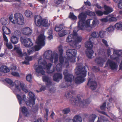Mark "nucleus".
I'll return each mask as SVG.
<instances>
[{
	"label": "nucleus",
	"mask_w": 122,
	"mask_h": 122,
	"mask_svg": "<svg viewBox=\"0 0 122 122\" xmlns=\"http://www.w3.org/2000/svg\"><path fill=\"white\" fill-rule=\"evenodd\" d=\"M79 21L78 23V27L82 30H86L89 31L95 27L99 23V21L96 17L93 19H88L86 21V15L84 13H81L78 15Z\"/></svg>",
	"instance_id": "nucleus-1"
},
{
	"label": "nucleus",
	"mask_w": 122,
	"mask_h": 122,
	"mask_svg": "<svg viewBox=\"0 0 122 122\" xmlns=\"http://www.w3.org/2000/svg\"><path fill=\"white\" fill-rule=\"evenodd\" d=\"M38 65L36 66L35 68L37 75L41 73L44 75L45 72L44 71L46 70L47 72L50 74L53 73L55 71V67H53V70H50V68L52 65L51 63H48L42 58L41 56H40L38 58Z\"/></svg>",
	"instance_id": "nucleus-2"
},
{
	"label": "nucleus",
	"mask_w": 122,
	"mask_h": 122,
	"mask_svg": "<svg viewBox=\"0 0 122 122\" xmlns=\"http://www.w3.org/2000/svg\"><path fill=\"white\" fill-rule=\"evenodd\" d=\"M5 81L10 85V88L16 95L18 93H20L19 92L21 91V89L25 93L28 92L27 85L23 82L18 80L13 82L11 80L8 78L5 79Z\"/></svg>",
	"instance_id": "nucleus-3"
},
{
	"label": "nucleus",
	"mask_w": 122,
	"mask_h": 122,
	"mask_svg": "<svg viewBox=\"0 0 122 122\" xmlns=\"http://www.w3.org/2000/svg\"><path fill=\"white\" fill-rule=\"evenodd\" d=\"M21 91L19 92L20 94H17L16 97L18 100L20 105V106L23 105L25 103L28 106L32 107L35 104V95L34 94L31 92H30L29 93V95L30 96V98L28 101H26V97L25 94H23L22 97L21 96L20 93Z\"/></svg>",
	"instance_id": "nucleus-4"
},
{
	"label": "nucleus",
	"mask_w": 122,
	"mask_h": 122,
	"mask_svg": "<svg viewBox=\"0 0 122 122\" xmlns=\"http://www.w3.org/2000/svg\"><path fill=\"white\" fill-rule=\"evenodd\" d=\"M82 64L77 65L78 66L75 69V72L77 75L75 80V82L77 84H80L83 82L85 81L84 77L86 76V69L88 67L86 66L82 67Z\"/></svg>",
	"instance_id": "nucleus-5"
},
{
	"label": "nucleus",
	"mask_w": 122,
	"mask_h": 122,
	"mask_svg": "<svg viewBox=\"0 0 122 122\" xmlns=\"http://www.w3.org/2000/svg\"><path fill=\"white\" fill-rule=\"evenodd\" d=\"M98 33L95 32H93L91 34V36L92 37H90L88 41H86L85 44V46L87 49L86 51V54L87 57L89 58H92L93 54L94 53L93 51L91 49L93 48V42L94 38L98 37Z\"/></svg>",
	"instance_id": "nucleus-6"
},
{
	"label": "nucleus",
	"mask_w": 122,
	"mask_h": 122,
	"mask_svg": "<svg viewBox=\"0 0 122 122\" xmlns=\"http://www.w3.org/2000/svg\"><path fill=\"white\" fill-rule=\"evenodd\" d=\"M58 50L59 53V61L60 63L58 64L56 66V70L58 72L62 70V67H67L69 65V62L66 60L65 61V58L62 56L63 52L62 46L60 45L58 47Z\"/></svg>",
	"instance_id": "nucleus-7"
},
{
	"label": "nucleus",
	"mask_w": 122,
	"mask_h": 122,
	"mask_svg": "<svg viewBox=\"0 0 122 122\" xmlns=\"http://www.w3.org/2000/svg\"><path fill=\"white\" fill-rule=\"evenodd\" d=\"M91 100L90 99L86 100H81L76 97H72L70 100V103L74 105L83 107L84 106L89 103Z\"/></svg>",
	"instance_id": "nucleus-8"
},
{
	"label": "nucleus",
	"mask_w": 122,
	"mask_h": 122,
	"mask_svg": "<svg viewBox=\"0 0 122 122\" xmlns=\"http://www.w3.org/2000/svg\"><path fill=\"white\" fill-rule=\"evenodd\" d=\"M13 51L16 52L19 56L22 57L23 56H26L25 57V60L24 61H23L22 62L23 64H25L27 65L29 64V61H32L34 57V56H27V53L26 52H25L23 54L22 53L19 45L15 46Z\"/></svg>",
	"instance_id": "nucleus-9"
},
{
	"label": "nucleus",
	"mask_w": 122,
	"mask_h": 122,
	"mask_svg": "<svg viewBox=\"0 0 122 122\" xmlns=\"http://www.w3.org/2000/svg\"><path fill=\"white\" fill-rule=\"evenodd\" d=\"M43 56L44 59H47L52 63L54 60V63L56 64L58 62V55L55 52L53 53L51 51L48 50L45 51L43 54Z\"/></svg>",
	"instance_id": "nucleus-10"
},
{
	"label": "nucleus",
	"mask_w": 122,
	"mask_h": 122,
	"mask_svg": "<svg viewBox=\"0 0 122 122\" xmlns=\"http://www.w3.org/2000/svg\"><path fill=\"white\" fill-rule=\"evenodd\" d=\"M95 55L97 57L95 59V62L99 66H102L104 62L106 61L107 59L105 57L104 50L101 49L98 50L97 53H96Z\"/></svg>",
	"instance_id": "nucleus-11"
},
{
	"label": "nucleus",
	"mask_w": 122,
	"mask_h": 122,
	"mask_svg": "<svg viewBox=\"0 0 122 122\" xmlns=\"http://www.w3.org/2000/svg\"><path fill=\"white\" fill-rule=\"evenodd\" d=\"M10 20L13 24H17L19 25H22L24 23V20L22 15L19 13L15 14L14 18L13 17V14L11 15L9 17Z\"/></svg>",
	"instance_id": "nucleus-12"
},
{
	"label": "nucleus",
	"mask_w": 122,
	"mask_h": 122,
	"mask_svg": "<svg viewBox=\"0 0 122 122\" xmlns=\"http://www.w3.org/2000/svg\"><path fill=\"white\" fill-rule=\"evenodd\" d=\"M45 36L43 34L40 35L38 37L36 42L38 46L36 45L32 48L34 51H37L40 50L45 45Z\"/></svg>",
	"instance_id": "nucleus-13"
},
{
	"label": "nucleus",
	"mask_w": 122,
	"mask_h": 122,
	"mask_svg": "<svg viewBox=\"0 0 122 122\" xmlns=\"http://www.w3.org/2000/svg\"><path fill=\"white\" fill-rule=\"evenodd\" d=\"M77 51L74 49H69L67 50L66 52V58H65V59L67 62L68 61L74 62H75L76 55Z\"/></svg>",
	"instance_id": "nucleus-14"
},
{
	"label": "nucleus",
	"mask_w": 122,
	"mask_h": 122,
	"mask_svg": "<svg viewBox=\"0 0 122 122\" xmlns=\"http://www.w3.org/2000/svg\"><path fill=\"white\" fill-rule=\"evenodd\" d=\"M73 34L75 37H74V41L73 42L74 45H72L71 46L73 47L78 49L81 46L80 45H78V43L81 41L82 38L81 36L78 35L76 31L75 30H73Z\"/></svg>",
	"instance_id": "nucleus-15"
},
{
	"label": "nucleus",
	"mask_w": 122,
	"mask_h": 122,
	"mask_svg": "<svg viewBox=\"0 0 122 122\" xmlns=\"http://www.w3.org/2000/svg\"><path fill=\"white\" fill-rule=\"evenodd\" d=\"M63 74L64 76V79L67 82L66 83L67 84V86H70L69 84L73 80L74 77L70 73H69L67 70L64 71Z\"/></svg>",
	"instance_id": "nucleus-16"
},
{
	"label": "nucleus",
	"mask_w": 122,
	"mask_h": 122,
	"mask_svg": "<svg viewBox=\"0 0 122 122\" xmlns=\"http://www.w3.org/2000/svg\"><path fill=\"white\" fill-rule=\"evenodd\" d=\"M110 59H108L106 65L105 66L108 67L111 69L116 71L118 68V65L117 63L114 62Z\"/></svg>",
	"instance_id": "nucleus-17"
},
{
	"label": "nucleus",
	"mask_w": 122,
	"mask_h": 122,
	"mask_svg": "<svg viewBox=\"0 0 122 122\" xmlns=\"http://www.w3.org/2000/svg\"><path fill=\"white\" fill-rule=\"evenodd\" d=\"M110 59H108L106 65L105 66L108 67L111 69L116 71L118 68V65L117 63L114 62Z\"/></svg>",
	"instance_id": "nucleus-18"
},
{
	"label": "nucleus",
	"mask_w": 122,
	"mask_h": 122,
	"mask_svg": "<svg viewBox=\"0 0 122 122\" xmlns=\"http://www.w3.org/2000/svg\"><path fill=\"white\" fill-rule=\"evenodd\" d=\"M122 57V50H114L112 55L110 56V58L112 60H115L117 62L119 61L120 59L119 57Z\"/></svg>",
	"instance_id": "nucleus-19"
},
{
	"label": "nucleus",
	"mask_w": 122,
	"mask_h": 122,
	"mask_svg": "<svg viewBox=\"0 0 122 122\" xmlns=\"http://www.w3.org/2000/svg\"><path fill=\"white\" fill-rule=\"evenodd\" d=\"M20 40L21 43L25 47H30L33 45L32 41L30 38H24L22 37Z\"/></svg>",
	"instance_id": "nucleus-20"
},
{
	"label": "nucleus",
	"mask_w": 122,
	"mask_h": 122,
	"mask_svg": "<svg viewBox=\"0 0 122 122\" xmlns=\"http://www.w3.org/2000/svg\"><path fill=\"white\" fill-rule=\"evenodd\" d=\"M43 81L46 82V86L47 89L51 90L50 88L52 86V83L50 78L47 76H44L42 77Z\"/></svg>",
	"instance_id": "nucleus-21"
},
{
	"label": "nucleus",
	"mask_w": 122,
	"mask_h": 122,
	"mask_svg": "<svg viewBox=\"0 0 122 122\" xmlns=\"http://www.w3.org/2000/svg\"><path fill=\"white\" fill-rule=\"evenodd\" d=\"M87 85L89 86L92 90L95 89L97 87V83L95 80L92 78H90L88 80Z\"/></svg>",
	"instance_id": "nucleus-22"
},
{
	"label": "nucleus",
	"mask_w": 122,
	"mask_h": 122,
	"mask_svg": "<svg viewBox=\"0 0 122 122\" xmlns=\"http://www.w3.org/2000/svg\"><path fill=\"white\" fill-rule=\"evenodd\" d=\"M34 22L36 25L40 26L42 25L43 19L42 17L40 16H36L34 17Z\"/></svg>",
	"instance_id": "nucleus-23"
},
{
	"label": "nucleus",
	"mask_w": 122,
	"mask_h": 122,
	"mask_svg": "<svg viewBox=\"0 0 122 122\" xmlns=\"http://www.w3.org/2000/svg\"><path fill=\"white\" fill-rule=\"evenodd\" d=\"M21 31L22 34L26 35H30L32 33V29L28 27L22 28L21 29Z\"/></svg>",
	"instance_id": "nucleus-24"
},
{
	"label": "nucleus",
	"mask_w": 122,
	"mask_h": 122,
	"mask_svg": "<svg viewBox=\"0 0 122 122\" xmlns=\"http://www.w3.org/2000/svg\"><path fill=\"white\" fill-rule=\"evenodd\" d=\"M75 37L74 35L73 34V31L72 34L69 35L67 37L66 39V41L70 43V45L71 46L72 45H73V42L74 41V37Z\"/></svg>",
	"instance_id": "nucleus-25"
},
{
	"label": "nucleus",
	"mask_w": 122,
	"mask_h": 122,
	"mask_svg": "<svg viewBox=\"0 0 122 122\" xmlns=\"http://www.w3.org/2000/svg\"><path fill=\"white\" fill-rule=\"evenodd\" d=\"M20 110L21 111L23 115L25 116H28L30 114L29 110L25 106L20 107Z\"/></svg>",
	"instance_id": "nucleus-26"
},
{
	"label": "nucleus",
	"mask_w": 122,
	"mask_h": 122,
	"mask_svg": "<svg viewBox=\"0 0 122 122\" xmlns=\"http://www.w3.org/2000/svg\"><path fill=\"white\" fill-rule=\"evenodd\" d=\"M104 7L105 10L104 11V14L107 15L113 11V10L111 7L107 6L106 5H104Z\"/></svg>",
	"instance_id": "nucleus-27"
},
{
	"label": "nucleus",
	"mask_w": 122,
	"mask_h": 122,
	"mask_svg": "<svg viewBox=\"0 0 122 122\" xmlns=\"http://www.w3.org/2000/svg\"><path fill=\"white\" fill-rule=\"evenodd\" d=\"M62 78V74L58 73L55 74L53 76V79L54 81H58Z\"/></svg>",
	"instance_id": "nucleus-28"
},
{
	"label": "nucleus",
	"mask_w": 122,
	"mask_h": 122,
	"mask_svg": "<svg viewBox=\"0 0 122 122\" xmlns=\"http://www.w3.org/2000/svg\"><path fill=\"white\" fill-rule=\"evenodd\" d=\"M116 101V99L115 98H111L109 100H108V101L107 102V106L108 107H110L112 106L113 105L112 103H114V102H115Z\"/></svg>",
	"instance_id": "nucleus-29"
},
{
	"label": "nucleus",
	"mask_w": 122,
	"mask_h": 122,
	"mask_svg": "<svg viewBox=\"0 0 122 122\" xmlns=\"http://www.w3.org/2000/svg\"><path fill=\"white\" fill-rule=\"evenodd\" d=\"M97 115L94 114L90 115L88 117V121L89 122H94V121L97 118Z\"/></svg>",
	"instance_id": "nucleus-30"
},
{
	"label": "nucleus",
	"mask_w": 122,
	"mask_h": 122,
	"mask_svg": "<svg viewBox=\"0 0 122 122\" xmlns=\"http://www.w3.org/2000/svg\"><path fill=\"white\" fill-rule=\"evenodd\" d=\"M69 33L68 31L63 30L61 31L58 33L59 36L60 37H63Z\"/></svg>",
	"instance_id": "nucleus-31"
},
{
	"label": "nucleus",
	"mask_w": 122,
	"mask_h": 122,
	"mask_svg": "<svg viewBox=\"0 0 122 122\" xmlns=\"http://www.w3.org/2000/svg\"><path fill=\"white\" fill-rule=\"evenodd\" d=\"M19 38L15 36H13L10 38V41L14 44H16L18 42Z\"/></svg>",
	"instance_id": "nucleus-32"
},
{
	"label": "nucleus",
	"mask_w": 122,
	"mask_h": 122,
	"mask_svg": "<svg viewBox=\"0 0 122 122\" xmlns=\"http://www.w3.org/2000/svg\"><path fill=\"white\" fill-rule=\"evenodd\" d=\"M73 119L75 122H82V119L80 116L78 115L75 116Z\"/></svg>",
	"instance_id": "nucleus-33"
},
{
	"label": "nucleus",
	"mask_w": 122,
	"mask_h": 122,
	"mask_svg": "<svg viewBox=\"0 0 122 122\" xmlns=\"http://www.w3.org/2000/svg\"><path fill=\"white\" fill-rule=\"evenodd\" d=\"M63 28V24L56 25L55 28V30L57 32H59Z\"/></svg>",
	"instance_id": "nucleus-34"
},
{
	"label": "nucleus",
	"mask_w": 122,
	"mask_h": 122,
	"mask_svg": "<svg viewBox=\"0 0 122 122\" xmlns=\"http://www.w3.org/2000/svg\"><path fill=\"white\" fill-rule=\"evenodd\" d=\"M0 71L2 72L7 73L9 72L10 70L9 69L5 66H2L0 68Z\"/></svg>",
	"instance_id": "nucleus-35"
},
{
	"label": "nucleus",
	"mask_w": 122,
	"mask_h": 122,
	"mask_svg": "<svg viewBox=\"0 0 122 122\" xmlns=\"http://www.w3.org/2000/svg\"><path fill=\"white\" fill-rule=\"evenodd\" d=\"M2 30L3 31L4 34L8 35L10 34L11 31L10 30L5 26H4L2 28Z\"/></svg>",
	"instance_id": "nucleus-36"
},
{
	"label": "nucleus",
	"mask_w": 122,
	"mask_h": 122,
	"mask_svg": "<svg viewBox=\"0 0 122 122\" xmlns=\"http://www.w3.org/2000/svg\"><path fill=\"white\" fill-rule=\"evenodd\" d=\"M50 21H48L47 19H43L42 25L45 27H47L50 25Z\"/></svg>",
	"instance_id": "nucleus-37"
},
{
	"label": "nucleus",
	"mask_w": 122,
	"mask_h": 122,
	"mask_svg": "<svg viewBox=\"0 0 122 122\" xmlns=\"http://www.w3.org/2000/svg\"><path fill=\"white\" fill-rule=\"evenodd\" d=\"M108 17L109 21H116L117 20V19L113 15H108Z\"/></svg>",
	"instance_id": "nucleus-38"
},
{
	"label": "nucleus",
	"mask_w": 122,
	"mask_h": 122,
	"mask_svg": "<svg viewBox=\"0 0 122 122\" xmlns=\"http://www.w3.org/2000/svg\"><path fill=\"white\" fill-rule=\"evenodd\" d=\"M0 21L2 25H6L8 23V19L5 18H2Z\"/></svg>",
	"instance_id": "nucleus-39"
},
{
	"label": "nucleus",
	"mask_w": 122,
	"mask_h": 122,
	"mask_svg": "<svg viewBox=\"0 0 122 122\" xmlns=\"http://www.w3.org/2000/svg\"><path fill=\"white\" fill-rule=\"evenodd\" d=\"M114 26L117 29H122V22L117 23Z\"/></svg>",
	"instance_id": "nucleus-40"
},
{
	"label": "nucleus",
	"mask_w": 122,
	"mask_h": 122,
	"mask_svg": "<svg viewBox=\"0 0 122 122\" xmlns=\"http://www.w3.org/2000/svg\"><path fill=\"white\" fill-rule=\"evenodd\" d=\"M114 30V28L112 25H110L106 29V31L109 32L111 33L113 32Z\"/></svg>",
	"instance_id": "nucleus-41"
},
{
	"label": "nucleus",
	"mask_w": 122,
	"mask_h": 122,
	"mask_svg": "<svg viewBox=\"0 0 122 122\" xmlns=\"http://www.w3.org/2000/svg\"><path fill=\"white\" fill-rule=\"evenodd\" d=\"M25 14L26 16L27 17H30L32 16V12L29 10H25Z\"/></svg>",
	"instance_id": "nucleus-42"
},
{
	"label": "nucleus",
	"mask_w": 122,
	"mask_h": 122,
	"mask_svg": "<svg viewBox=\"0 0 122 122\" xmlns=\"http://www.w3.org/2000/svg\"><path fill=\"white\" fill-rule=\"evenodd\" d=\"M21 33L20 31L18 30H15L13 33V35L14 36H15L17 37H18L20 36Z\"/></svg>",
	"instance_id": "nucleus-43"
},
{
	"label": "nucleus",
	"mask_w": 122,
	"mask_h": 122,
	"mask_svg": "<svg viewBox=\"0 0 122 122\" xmlns=\"http://www.w3.org/2000/svg\"><path fill=\"white\" fill-rule=\"evenodd\" d=\"M106 32L103 30L100 31L98 33V35L101 38H103L104 37L106 34Z\"/></svg>",
	"instance_id": "nucleus-44"
},
{
	"label": "nucleus",
	"mask_w": 122,
	"mask_h": 122,
	"mask_svg": "<svg viewBox=\"0 0 122 122\" xmlns=\"http://www.w3.org/2000/svg\"><path fill=\"white\" fill-rule=\"evenodd\" d=\"M82 13H85L86 15V17H87V15H88L90 16H95V14L94 12H92L91 11H87L85 12H82Z\"/></svg>",
	"instance_id": "nucleus-45"
},
{
	"label": "nucleus",
	"mask_w": 122,
	"mask_h": 122,
	"mask_svg": "<svg viewBox=\"0 0 122 122\" xmlns=\"http://www.w3.org/2000/svg\"><path fill=\"white\" fill-rule=\"evenodd\" d=\"M69 17L71 19L73 20H75L77 19L76 16L74 15L72 13H70L69 15Z\"/></svg>",
	"instance_id": "nucleus-46"
},
{
	"label": "nucleus",
	"mask_w": 122,
	"mask_h": 122,
	"mask_svg": "<svg viewBox=\"0 0 122 122\" xmlns=\"http://www.w3.org/2000/svg\"><path fill=\"white\" fill-rule=\"evenodd\" d=\"M19 67L15 65H13L10 67V69L12 71H15L18 70Z\"/></svg>",
	"instance_id": "nucleus-47"
},
{
	"label": "nucleus",
	"mask_w": 122,
	"mask_h": 122,
	"mask_svg": "<svg viewBox=\"0 0 122 122\" xmlns=\"http://www.w3.org/2000/svg\"><path fill=\"white\" fill-rule=\"evenodd\" d=\"M32 76L31 74H28L26 76V79L28 81L30 82L32 78Z\"/></svg>",
	"instance_id": "nucleus-48"
},
{
	"label": "nucleus",
	"mask_w": 122,
	"mask_h": 122,
	"mask_svg": "<svg viewBox=\"0 0 122 122\" xmlns=\"http://www.w3.org/2000/svg\"><path fill=\"white\" fill-rule=\"evenodd\" d=\"M96 14L99 16H101L104 14V12H103L100 10H97L96 11Z\"/></svg>",
	"instance_id": "nucleus-49"
},
{
	"label": "nucleus",
	"mask_w": 122,
	"mask_h": 122,
	"mask_svg": "<svg viewBox=\"0 0 122 122\" xmlns=\"http://www.w3.org/2000/svg\"><path fill=\"white\" fill-rule=\"evenodd\" d=\"M100 20L102 22H107L109 21L108 16L105 18L100 19Z\"/></svg>",
	"instance_id": "nucleus-50"
},
{
	"label": "nucleus",
	"mask_w": 122,
	"mask_h": 122,
	"mask_svg": "<svg viewBox=\"0 0 122 122\" xmlns=\"http://www.w3.org/2000/svg\"><path fill=\"white\" fill-rule=\"evenodd\" d=\"M6 46L9 49H12L13 48V46L10 43H6Z\"/></svg>",
	"instance_id": "nucleus-51"
},
{
	"label": "nucleus",
	"mask_w": 122,
	"mask_h": 122,
	"mask_svg": "<svg viewBox=\"0 0 122 122\" xmlns=\"http://www.w3.org/2000/svg\"><path fill=\"white\" fill-rule=\"evenodd\" d=\"M70 110L69 108H65L63 110L62 112L64 114H67L70 112Z\"/></svg>",
	"instance_id": "nucleus-52"
},
{
	"label": "nucleus",
	"mask_w": 122,
	"mask_h": 122,
	"mask_svg": "<svg viewBox=\"0 0 122 122\" xmlns=\"http://www.w3.org/2000/svg\"><path fill=\"white\" fill-rule=\"evenodd\" d=\"M34 50L32 49V48L28 49L27 50V53L29 55H30L33 53Z\"/></svg>",
	"instance_id": "nucleus-53"
},
{
	"label": "nucleus",
	"mask_w": 122,
	"mask_h": 122,
	"mask_svg": "<svg viewBox=\"0 0 122 122\" xmlns=\"http://www.w3.org/2000/svg\"><path fill=\"white\" fill-rule=\"evenodd\" d=\"M106 104L105 102L100 107L102 110H104L106 108Z\"/></svg>",
	"instance_id": "nucleus-54"
},
{
	"label": "nucleus",
	"mask_w": 122,
	"mask_h": 122,
	"mask_svg": "<svg viewBox=\"0 0 122 122\" xmlns=\"http://www.w3.org/2000/svg\"><path fill=\"white\" fill-rule=\"evenodd\" d=\"M3 35L4 41L6 43L8 42V40L6 36L4 33H3Z\"/></svg>",
	"instance_id": "nucleus-55"
},
{
	"label": "nucleus",
	"mask_w": 122,
	"mask_h": 122,
	"mask_svg": "<svg viewBox=\"0 0 122 122\" xmlns=\"http://www.w3.org/2000/svg\"><path fill=\"white\" fill-rule=\"evenodd\" d=\"M102 43L104 44V45L107 47L109 45L108 44L107 41L104 39H102Z\"/></svg>",
	"instance_id": "nucleus-56"
},
{
	"label": "nucleus",
	"mask_w": 122,
	"mask_h": 122,
	"mask_svg": "<svg viewBox=\"0 0 122 122\" xmlns=\"http://www.w3.org/2000/svg\"><path fill=\"white\" fill-rule=\"evenodd\" d=\"M63 0H54L55 3L57 5L63 2Z\"/></svg>",
	"instance_id": "nucleus-57"
},
{
	"label": "nucleus",
	"mask_w": 122,
	"mask_h": 122,
	"mask_svg": "<svg viewBox=\"0 0 122 122\" xmlns=\"http://www.w3.org/2000/svg\"><path fill=\"white\" fill-rule=\"evenodd\" d=\"M11 74L12 75L15 76H19V73L17 72H12Z\"/></svg>",
	"instance_id": "nucleus-58"
},
{
	"label": "nucleus",
	"mask_w": 122,
	"mask_h": 122,
	"mask_svg": "<svg viewBox=\"0 0 122 122\" xmlns=\"http://www.w3.org/2000/svg\"><path fill=\"white\" fill-rule=\"evenodd\" d=\"M94 5L99 9H101L102 8V7L98 3L95 4Z\"/></svg>",
	"instance_id": "nucleus-59"
},
{
	"label": "nucleus",
	"mask_w": 122,
	"mask_h": 122,
	"mask_svg": "<svg viewBox=\"0 0 122 122\" xmlns=\"http://www.w3.org/2000/svg\"><path fill=\"white\" fill-rule=\"evenodd\" d=\"M47 33L48 35H52L53 33V30L51 29H49L47 32Z\"/></svg>",
	"instance_id": "nucleus-60"
},
{
	"label": "nucleus",
	"mask_w": 122,
	"mask_h": 122,
	"mask_svg": "<svg viewBox=\"0 0 122 122\" xmlns=\"http://www.w3.org/2000/svg\"><path fill=\"white\" fill-rule=\"evenodd\" d=\"M107 53L108 56H109L111 54V51L110 48H108L107 49Z\"/></svg>",
	"instance_id": "nucleus-61"
},
{
	"label": "nucleus",
	"mask_w": 122,
	"mask_h": 122,
	"mask_svg": "<svg viewBox=\"0 0 122 122\" xmlns=\"http://www.w3.org/2000/svg\"><path fill=\"white\" fill-rule=\"evenodd\" d=\"M47 88L44 86H42L40 89V91H44L46 90Z\"/></svg>",
	"instance_id": "nucleus-62"
},
{
	"label": "nucleus",
	"mask_w": 122,
	"mask_h": 122,
	"mask_svg": "<svg viewBox=\"0 0 122 122\" xmlns=\"http://www.w3.org/2000/svg\"><path fill=\"white\" fill-rule=\"evenodd\" d=\"M118 6L119 8L122 9V2H120L119 3Z\"/></svg>",
	"instance_id": "nucleus-63"
},
{
	"label": "nucleus",
	"mask_w": 122,
	"mask_h": 122,
	"mask_svg": "<svg viewBox=\"0 0 122 122\" xmlns=\"http://www.w3.org/2000/svg\"><path fill=\"white\" fill-rule=\"evenodd\" d=\"M66 122H75L73 119H69L66 120Z\"/></svg>",
	"instance_id": "nucleus-64"
}]
</instances>
